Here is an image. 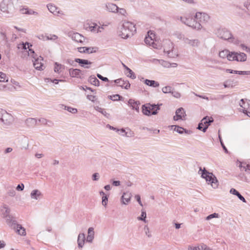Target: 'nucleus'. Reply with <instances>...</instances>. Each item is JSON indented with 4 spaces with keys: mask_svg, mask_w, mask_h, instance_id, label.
Segmentation results:
<instances>
[{
    "mask_svg": "<svg viewBox=\"0 0 250 250\" xmlns=\"http://www.w3.org/2000/svg\"><path fill=\"white\" fill-rule=\"evenodd\" d=\"M30 46H32V45H29V43L26 42L25 43H22V44H20L19 48H21L23 50L22 51V54L27 53L28 56H32L34 59V60H32L34 66L37 70H43V65L41 62L42 61V58L41 57H40V58H37V55H35L34 50L30 48Z\"/></svg>",
    "mask_w": 250,
    "mask_h": 250,
    "instance_id": "nucleus-1",
    "label": "nucleus"
},
{
    "mask_svg": "<svg viewBox=\"0 0 250 250\" xmlns=\"http://www.w3.org/2000/svg\"><path fill=\"white\" fill-rule=\"evenodd\" d=\"M136 31L135 25L130 21H125L121 28V34L122 38L127 39L132 36Z\"/></svg>",
    "mask_w": 250,
    "mask_h": 250,
    "instance_id": "nucleus-2",
    "label": "nucleus"
},
{
    "mask_svg": "<svg viewBox=\"0 0 250 250\" xmlns=\"http://www.w3.org/2000/svg\"><path fill=\"white\" fill-rule=\"evenodd\" d=\"M164 52L167 54L168 57L174 58L178 56V52L174 48L173 43L169 40H165L163 42Z\"/></svg>",
    "mask_w": 250,
    "mask_h": 250,
    "instance_id": "nucleus-3",
    "label": "nucleus"
},
{
    "mask_svg": "<svg viewBox=\"0 0 250 250\" xmlns=\"http://www.w3.org/2000/svg\"><path fill=\"white\" fill-rule=\"evenodd\" d=\"M199 171H201L200 174L202 177L205 179L208 184H210L214 188H217L218 180L212 173L209 172L205 168L202 170L201 167L200 168Z\"/></svg>",
    "mask_w": 250,
    "mask_h": 250,
    "instance_id": "nucleus-4",
    "label": "nucleus"
},
{
    "mask_svg": "<svg viewBox=\"0 0 250 250\" xmlns=\"http://www.w3.org/2000/svg\"><path fill=\"white\" fill-rule=\"evenodd\" d=\"M142 112L146 116L156 115L160 110V105L147 103L142 105Z\"/></svg>",
    "mask_w": 250,
    "mask_h": 250,
    "instance_id": "nucleus-5",
    "label": "nucleus"
},
{
    "mask_svg": "<svg viewBox=\"0 0 250 250\" xmlns=\"http://www.w3.org/2000/svg\"><path fill=\"white\" fill-rule=\"evenodd\" d=\"M178 20H180L182 23L193 29L199 30L202 28L201 23L197 22L195 18L180 17L178 18Z\"/></svg>",
    "mask_w": 250,
    "mask_h": 250,
    "instance_id": "nucleus-6",
    "label": "nucleus"
},
{
    "mask_svg": "<svg viewBox=\"0 0 250 250\" xmlns=\"http://www.w3.org/2000/svg\"><path fill=\"white\" fill-rule=\"evenodd\" d=\"M13 9V3L11 0H2L0 4V10L5 13H11Z\"/></svg>",
    "mask_w": 250,
    "mask_h": 250,
    "instance_id": "nucleus-7",
    "label": "nucleus"
},
{
    "mask_svg": "<svg viewBox=\"0 0 250 250\" xmlns=\"http://www.w3.org/2000/svg\"><path fill=\"white\" fill-rule=\"evenodd\" d=\"M215 34L218 37L225 40L231 39L232 38L231 33L229 30L225 28H220L217 29Z\"/></svg>",
    "mask_w": 250,
    "mask_h": 250,
    "instance_id": "nucleus-8",
    "label": "nucleus"
},
{
    "mask_svg": "<svg viewBox=\"0 0 250 250\" xmlns=\"http://www.w3.org/2000/svg\"><path fill=\"white\" fill-rule=\"evenodd\" d=\"M148 36H146L145 39V43L149 45V46H151L154 48L159 49L161 48V46L160 44L156 43L154 42V39L155 38V34L152 33L151 31H149L147 33Z\"/></svg>",
    "mask_w": 250,
    "mask_h": 250,
    "instance_id": "nucleus-9",
    "label": "nucleus"
},
{
    "mask_svg": "<svg viewBox=\"0 0 250 250\" xmlns=\"http://www.w3.org/2000/svg\"><path fill=\"white\" fill-rule=\"evenodd\" d=\"M195 19L197 22H200L201 25L203 23L207 22L209 20V16L205 13L197 12L195 15Z\"/></svg>",
    "mask_w": 250,
    "mask_h": 250,
    "instance_id": "nucleus-10",
    "label": "nucleus"
},
{
    "mask_svg": "<svg viewBox=\"0 0 250 250\" xmlns=\"http://www.w3.org/2000/svg\"><path fill=\"white\" fill-rule=\"evenodd\" d=\"M68 36L70 37L72 40L78 42L83 43L85 40L84 37L77 32H69L68 33Z\"/></svg>",
    "mask_w": 250,
    "mask_h": 250,
    "instance_id": "nucleus-11",
    "label": "nucleus"
},
{
    "mask_svg": "<svg viewBox=\"0 0 250 250\" xmlns=\"http://www.w3.org/2000/svg\"><path fill=\"white\" fill-rule=\"evenodd\" d=\"M3 113L1 122L4 125H11L13 121V117L6 111L2 112Z\"/></svg>",
    "mask_w": 250,
    "mask_h": 250,
    "instance_id": "nucleus-12",
    "label": "nucleus"
},
{
    "mask_svg": "<svg viewBox=\"0 0 250 250\" xmlns=\"http://www.w3.org/2000/svg\"><path fill=\"white\" fill-rule=\"evenodd\" d=\"M47 7L48 10L54 15L60 16L64 15L62 11L60 10L58 7L53 4H48Z\"/></svg>",
    "mask_w": 250,
    "mask_h": 250,
    "instance_id": "nucleus-13",
    "label": "nucleus"
},
{
    "mask_svg": "<svg viewBox=\"0 0 250 250\" xmlns=\"http://www.w3.org/2000/svg\"><path fill=\"white\" fill-rule=\"evenodd\" d=\"M175 114V116L173 117V119L175 121L184 120L185 119V116H186V112L182 107L177 109L176 111Z\"/></svg>",
    "mask_w": 250,
    "mask_h": 250,
    "instance_id": "nucleus-14",
    "label": "nucleus"
},
{
    "mask_svg": "<svg viewBox=\"0 0 250 250\" xmlns=\"http://www.w3.org/2000/svg\"><path fill=\"white\" fill-rule=\"evenodd\" d=\"M10 208L7 205L4 204L0 207V214L4 219L11 215L10 214Z\"/></svg>",
    "mask_w": 250,
    "mask_h": 250,
    "instance_id": "nucleus-15",
    "label": "nucleus"
},
{
    "mask_svg": "<svg viewBox=\"0 0 250 250\" xmlns=\"http://www.w3.org/2000/svg\"><path fill=\"white\" fill-rule=\"evenodd\" d=\"M5 220L8 226L13 229H16V227L19 225L12 215L8 216Z\"/></svg>",
    "mask_w": 250,
    "mask_h": 250,
    "instance_id": "nucleus-16",
    "label": "nucleus"
},
{
    "mask_svg": "<svg viewBox=\"0 0 250 250\" xmlns=\"http://www.w3.org/2000/svg\"><path fill=\"white\" fill-rule=\"evenodd\" d=\"M183 41L186 44L193 47H198L200 43L198 39H189L188 38H184Z\"/></svg>",
    "mask_w": 250,
    "mask_h": 250,
    "instance_id": "nucleus-17",
    "label": "nucleus"
},
{
    "mask_svg": "<svg viewBox=\"0 0 250 250\" xmlns=\"http://www.w3.org/2000/svg\"><path fill=\"white\" fill-rule=\"evenodd\" d=\"M213 122V119L212 117H208V116L205 117L201 121L203 124L204 128H203V131L205 132L207 131L208 126L211 123Z\"/></svg>",
    "mask_w": 250,
    "mask_h": 250,
    "instance_id": "nucleus-18",
    "label": "nucleus"
},
{
    "mask_svg": "<svg viewBox=\"0 0 250 250\" xmlns=\"http://www.w3.org/2000/svg\"><path fill=\"white\" fill-rule=\"evenodd\" d=\"M75 62L79 63V64L85 68H89L90 66L88 65L91 64L92 62L84 59H81L76 58L75 59Z\"/></svg>",
    "mask_w": 250,
    "mask_h": 250,
    "instance_id": "nucleus-19",
    "label": "nucleus"
},
{
    "mask_svg": "<svg viewBox=\"0 0 250 250\" xmlns=\"http://www.w3.org/2000/svg\"><path fill=\"white\" fill-rule=\"evenodd\" d=\"M114 82L117 83L119 86L126 89H128L130 86V84L128 81H125L121 79L116 80Z\"/></svg>",
    "mask_w": 250,
    "mask_h": 250,
    "instance_id": "nucleus-20",
    "label": "nucleus"
},
{
    "mask_svg": "<svg viewBox=\"0 0 250 250\" xmlns=\"http://www.w3.org/2000/svg\"><path fill=\"white\" fill-rule=\"evenodd\" d=\"M106 9L112 13H116L119 10V7L115 4L112 3H108L105 5Z\"/></svg>",
    "mask_w": 250,
    "mask_h": 250,
    "instance_id": "nucleus-21",
    "label": "nucleus"
},
{
    "mask_svg": "<svg viewBox=\"0 0 250 250\" xmlns=\"http://www.w3.org/2000/svg\"><path fill=\"white\" fill-rule=\"evenodd\" d=\"M69 75L72 77L81 78L82 71L79 69L70 68L69 69Z\"/></svg>",
    "mask_w": 250,
    "mask_h": 250,
    "instance_id": "nucleus-22",
    "label": "nucleus"
},
{
    "mask_svg": "<svg viewBox=\"0 0 250 250\" xmlns=\"http://www.w3.org/2000/svg\"><path fill=\"white\" fill-rule=\"evenodd\" d=\"M129 105L131 107L132 109L133 110H135L137 112H139V105L140 104L139 102L135 101L133 99H129L128 102Z\"/></svg>",
    "mask_w": 250,
    "mask_h": 250,
    "instance_id": "nucleus-23",
    "label": "nucleus"
},
{
    "mask_svg": "<svg viewBox=\"0 0 250 250\" xmlns=\"http://www.w3.org/2000/svg\"><path fill=\"white\" fill-rule=\"evenodd\" d=\"M131 193L129 192H124L122 196L123 204L126 205L130 201Z\"/></svg>",
    "mask_w": 250,
    "mask_h": 250,
    "instance_id": "nucleus-24",
    "label": "nucleus"
},
{
    "mask_svg": "<svg viewBox=\"0 0 250 250\" xmlns=\"http://www.w3.org/2000/svg\"><path fill=\"white\" fill-rule=\"evenodd\" d=\"M30 196L32 199L39 200L41 196H42V192L38 189L33 190L31 193Z\"/></svg>",
    "mask_w": 250,
    "mask_h": 250,
    "instance_id": "nucleus-25",
    "label": "nucleus"
},
{
    "mask_svg": "<svg viewBox=\"0 0 250 250\" xmlns=\"http://www.w3.org/2000/svg\"><path fill=\"white\" fill-rule=\"evenodd\" d=\"M85 235L84 233H80L78 235V247L80 248H82L85 242Z\"/></svg>",
    "mask_w": 250,
    "mask_h": 250,
    "instance_id": "nucleus-26",
    "label": "nucleus"
},
{
    "mask_svg": "<svg viewBox=\"0 0 250 250\" xmlns=\"http://www.w3.org/2000/svg\"><path fill=\"white\" fill-rule=\"evenodd\" d=\"M25 123L28 127H33L37 124V120L35 118H30L25 120Z\"/></svg>",
    "mask_w": 250,
    "mask_h": 250,
    "instance_id": "nucleus-27",
    "label": "nucleus"
},
{
    "mask_svg": "<svg viewBox=\"0 0 250 250\" xmlns=\"http://www.w3.org/2000/svg\"><path fill=\"white\" fill-rule=\"evenodd\" d=\"M235 58L238 62H245L247 60V55L244 53L236 52Z\"/></svg>",
    "mask_w": 250,
    "mask_h": 250,
    "instance_id": "nucleus-28",
    "label": "nucleus"
},
{
    "mask_svg": "<svg viewBox=\"0 0 250 250\" xmlns=\"http://www.w3.org/2000/svg\"><path fill=\"white\" fill-rule=\"evenodd\" d=\"M144 83L147 85L153 87H157L159 86V83L154 80H149L148 79H146L144 80Z\"/></svg>",
    "mask_w": 250,
    "mask_h": 250,
    "instance_id": "nucleus-29",
    "label": "nucleus"
},
{
    "mask_svg": "<svg viewBox=\"0 0 250 250\" xmlns=\"http://www.w3.org/2000/svg\"><path fill=\"white\" fill-rule=\"evenodd\" d=\"M94 229L92 227H90L88 229V235L86 238L87 241L89 242H91L94 238Z\"/></svg>",
    "mask_w": 250,
    "mask_h": 250,
    "instance_id": "nucleus-30",
    "label": "nucleus"
},
{
    "mask_svg": "<svg viewBox=\"0 0 250 250\" xmlns=\"http://www.w3.org/2000/svg\"><path fill=\"white\" fill-rule=\"evenodd\" d=\"M14 230L19 235L22 236H25L26 235V231L25 229L23 227H22V226L20 224L18 225V226L16 227V229Z\"/></svg>",
    "mask_w": 250,
    "mask_h": 250,
    "instance_id": "nucleus-31",
    "label": "nucleus"
},
{
    "mask_svg": "<svg viewBox=\"0 0 250 250\" xmlns=\"http://www.w3.org/2000/svg\"><path fill=\"white\" fill-rule=\"evenodd\" d=\"M170 127L171 129L177 132L179 134H183L184 131L186 133L187 132V130L185 129L178 125H172L170 126Z\"/></svg>",
    "mask_w": 250,
    "mask_h": 250,
    "instance_id": "nucleus-32",
    "label": "nucleus"
},
{
    "mask_svg": "<svg viewBox=\"0 0 250 250\" xmlns=\"http://www.w3.org/2000/svg\"><path fill=\"white\" fill-rule=\"evenodd\" d=\"M88 81L94 85L99 86L100 84V81L94 76H90Z\"/></svg>",
    "mask_w": 250,
    "mask_h": 250,
    "instance_id": "nucleus-33",
    "label": "nucleus"
},
{
    "mask_svg": "<svg viewBox=\"0 0 250 250\" xmlns=\"http://www.w3.org/2000/svg\"><path fill=\"white\" fill-rule=\"evenodd\" d=\"M64 69V66L58 62L55 63L54 71L60 73L62 69Z\"/></svg>",
    "mask_w": 250,
    "mask_h": 250,
    "instance_id": "nucleus-34",
    "label": "nucleus"
},
{
    "mask_svg": "<svg viewBox=\"0 0 250 250\" xmlns=\"http://www.w3.org/2000/svg\"><path fill=\"white\" fill-rule=\"evenodd\" d=\"M190 250H211L206 245L201 244L197 247L191 248Z\"/></svg>",
    "mask_w": 250,
    "mask_h": 250,
    "instance_id": "nucleus-35",
    "label": "nucleus"
},
{
    "mask_svg": "<svg viewBox=\"0 0 250 250\" xmlns=\"http://www.w3.org/2000/svg\"><path fill=\"white\" fill-rule=\"evenodd\" d=\"M124 66L125 68V69L126 70L127 72L129 73L127 75V76L128 77L131 78L132 79H134L136 78V75L134 74V73L129 68H128L127 66L124 64Z\"/></svg>",
    "mask_w": 250,
    "mask_h": 250,
    "instance_id": "nucleus-36",
    "label": "nucleus"
},
{
    "mask_svg": "<svg viewBox=\"0 0 250 250\" xmlns=\"http://www.w3.org/2000/svg\"><path fill=\"white\" fill-rule=\"evenodd\" d=\"M94 108L96 110H97V111H99V112L101 113L102 114H103L106 118H108V117L109 116V114L107 113L104 109L98 106H95Z\"/></svg>",
    "mask_w": 250,
    "mask_h": 250,
    "instance_id": "nucleus-37",
    "label": "nucleus"
},
{
    "mask_svg": "<svg viewBox=\"0 0 250 250\" xmlns=\"http://www.w3.org/2000/svg\"><path fill=\"white\" fill-rule=\"evenodd\" d=\"M229 51L228 50H224L220 51L219 53V56L220 58L224 59L227 58Z\"/></svg>",
    "mask_w": 250,
    "mask_h": 250,
    "instance_id": "nucleus-38",
    "label": "nucleus"
},
{
    "mask_svg": "<svg viewBox=\"0 0 250 250\" xmlns=\"http://www.w3.org/2000/svg\"><path fill=\"white\" fill-rule=\"evenodd\" d=\"M236 52H229L227 59L230 61H236L235 60Z\"/></svg>",
    "mask_w": 250,
    "mask_h": 250,
    "instance_id": "nucleus-39",
    "label": "nucleus"
},
{
    "mask_svg": "<svg viewBox=\"0 0 250 250\" xmlns=\"http://www.w3.org/2000/svg\"><path fill=\"white\" fill-rule=\"evenodd\" d=\"M162 90L164 93H171L173 90V88L170 86H167L164 87Z\"/></svg>",
    "mask_w": 250,
    "mask_h": 250,
    "instance_id": "nucleus-40",
    "label": "nucleus"
},
{
    "mask_svg": "<svg viewBox=\"0 0 250 250\" xmlns=\"http://www.w3.org/2000/svg\"><path fill=\"white\" fill-rule=\"evenodd\" d=\"M146 212L144 210H142L141 216L138 217V219L139 220H142L145 222H146Z\"/></svg>",
    "mask_w": 250,
    "mask_h": 250,
    "instance_id": "nucleus-41",
    "label": "nucleus"
},
{
    "mask_svg": "<svg viewBox=\"0 0 250 250\" xmlns=\"http://www.w3.org/2000/svg\"><path fill=\"white\" fill-rule=\"evenodd\" d=\"M64 109H65V110H67L68 112H71L73 114H76L78 112V110L76 108H73V107H71L70 106H65Z\"/></svg>",
    "mask_w": 250,
    "mask_h": 250,
    "instance_id": "nucleus-42",
    "label": "nucleus"
},
{
    "mask_svg": "<svg viewBox=\"0 0 250 250\" xmlns=\"http://www.w3.org/2000/svg\"><path fill=\"white\" fill-rule=\"evenodd\" d=\"M45 37L46 38V40H47V41H48V40L55 41L58 39V36H56V35H54V34L45 35Z\"/></svg>",
    "mask_w": 250,
    "mask_h": 250,
    "instance_id": "nucleus-43",
    "label": "nucleus"
},
{
    "mask_svg": "<svg viewBox=\"0 0 250 250\" xmlns=\"http://www.w3.org/2000/svg\"><path fill=\"white\" fill-rule=\"evenodd\" d=\"M234 73L240 75H250V71H234Z\"/></svg>",
    "mask_w": 250,
    "mask_h": 250,
    "instance_id": "nucleus-44",
    "label": "nucleus"
},
{
    "mask_svg": "<svg viewBox=\"0 0 250 250\" xmlns=\"http://www.w3.org/2000/svg\"><path fill=\"white\" fill-rule=\"evenodd\" d=\"M218 217H219V214L218 213H212L211 214H210V215H208L206 217V219L207 220H210L212 218H218Z\"/></svg>",
    "mask_w": 250,
    "mask_h": 250,
    "instance_id": "nucleus-45",
    "label": "nucleus"
},
{
    "mask_svg": "<svg viewBox=\"0 0 250 250\" xmlns=\"http://www.w3.org/2000/svg\"><path fill=\"white\" fill-rule=\"evenodd\" d=\"M6 78L7 77L6 74L0 72V82H4L5 80L7 82L8 79Z\"/></svg>",
    "mask_w": 250,
    "mask_h": 250,
    "instance_id": "nucleus-46",
    "label": "nucleus"
},
{
    "mask_svg": "<svg viewBox=\"0 0 250 250\" xmlns=\"http://www.w3.org/2000/svg\"><path fill=\"white\" fill-rule=\"evenodd\" d=\"M144 231L148 237H150L151 236V232L149 231V228L147 226H145L144 228Z\"/></svg>",
    "mask_w": 250,
    "mask_h": 250,
    "instance_id": "nucleus-47",
    "label": "nucleus"
},
{
    "mask_svg": "<svg viewBox=\"0 0 250 250\" xmlns=\"http://www.w3.org/2000/svg\"><path fill=\"white\" fill-rule=\"evenodd\" d=\"M98 26V25L95 23H92L90 26H89V29L92 32H95L96 30L97 29V27Z\"/></svg>",
    "mask_w": 250,
    "mask_h": 250,
    "instance_id": "nucleus-48",
    "label": "nucleus"
},
{
    "mask_svg": "<svg viewBox=\"0 0 250 250\" xmlns=\"http://www.w3.org/2000/svg\"><path fill=\"white\" fill-rule=\"evenodd\" d=\"M85 53H92L93 52H95L96 50H95V48L93 47H86L85 48Z\"/></svg>",
    "mask_w": 250,
    "mask_h": 250,
    "instance_id": "nucleus-49",
    "label": "nucleus"
},
{
    "mask_svg": "<svg viewBox=\"0 0 250 250\" xmlns=\"http://www.w3.org/2000/svg\"><path fill=\"white\" fill-rule=\"evenodd\" d=\"M120 96L118 94L110 96L109 98L112 101H118L120 100Z\"/></svg>",
    "mask_w": 250,
    "mask_h": 250,
    "instance_id": "nucleus-50",
    "label": "nucleus"
},
{
    "mask_svg": "<svg viewBox=\"0 0 250 250\" xmlns=\"http://www.w3.org/2000/svg\"><path fill=\"white\" fill-rule=\"evenodd\" d=\"M108 201V198L106 195L105 196H103L102 197V204L104 207H105L107 205Z\"/></svg>",
    "mask_w": 250,
    "mask_h": 250,
    "instance_id": "nucleus-51",
    "label": "nucleus"
},
{
    "mask_svg": "<svg viewBox=\"0 0 250 250\" xmlns=\"http://www.w3.org/2000/svg\"><path fill=\"white\" fill-rule=\"evenodd\" d=\"M0 35L3 41H4L6 42L8 41V39L5 32L3 31H0Z\"/></svg>",
    "mask_w": 250,
    "mask_h": 250,
    "instance_id": "nucleus-52",
    "label": "nucleus"
},
{
    "mask_svg": "<svg viewBox=\"0 0 250 250\" xmlns=\"http://www.w3.org/2000/svg\"><path fill=\"white\" fill-rule=\"evenodd\" d=\"M118 12H119V13L120 15H123V16H125V15L126 14V11L125 9L124 8H119V10H118Z\"/></svg>",
    "mask_w": 250,
    "mask_h": 250,
    "instance_id": "nucleus-53",
    "label": "nucleus"
},
{
    "mask_svg": "<svg viewBox=\"0 0 250 250\" xmlns=\"http://www.w3.org/2000/svg\"><path fill=\"white\" fill-rule=\"evenodd\" d=\"M225 96H226L225 95H220L217 98L215 97H211L210 98V100H216L223 99Z\"/></svg>",
    "mask_w": 250,
    "mask_h": 250,
    "instance_id": "nucleus-54",
    "label": "nucleus"
},
{
    "mask_svg": "<svg viewBox=\"0 0 250 250\" xmlns=\"http://www.w3.org/2000/svg\"><path fill=\"white\" fill-rule=\"evenodd\" d=\"M100 178V175L98 173H95L92 175V180L93 181H97Z\"/></svg>",
    "mask_w": 250,
    "mask_h": 250,
    "instance_id": "nucleus-55",
    "label": "nucleus"
},
{
    "mask_svg": "<svg viewBox=\"0 0 250 250\" xmlns=\"http://www.w3.org/2000/svg\"><path fill=\"white\" fill-rule=\"evenodd\" d=\"M97 76L99 79L102 80L103 81H104V82H108V79H107V78L104 77L99 74H97Z\"/></svg>",
    "mask_w": 250,
    "mask_h": 250,
    "instance_id": "nucleus-56",
    "label": "nucleus"
},
{
    "mask_svg": "<svg viewBox=\"0 0 250 250\" xmlns=\"http://www.w3.org/2000/svg\"><path fill=\"white\" fill-rule=\"evenodd\" d=\"M117 131L119 132V134L122 135L123 136H127L126 135V133L125 132V130L124 128H122L121 129H117Z\"/></svg>",
    "mask_w": 250,
    "mask_h": 250,
    "instance_id": "nucleus-57",
    "label": "nucleus"
},
{
    "mask_svg": "<svg viewBox=\"0 0 250 250\" xmlns=\"http://www.w3.org/2000/svg\"><path fill=\"white\" fill-rule=\"evenodd\" d=\"M38 121L43 125H47V123L49 122L48 120L44 118H40L39 119Z\"/></svg>",
    "mask_w": 250,
    "mask_h": 250,
    "instance_id": "nucleus-58",
    "label": "nucleus"
},
{
    "mask_svg": "<svg viewBox=\"0 0 250 250\" xmlns=\"http://www.w3.org/2000/svg\"><path fill=\"white\" fill-rule=\"evenodd\" d=\"M24 186L23 184H19L17 186L16 189L18 191H22L23 190Z\"/></svg>",
    "mask_w": 250,
    "mask_h": 250,
    "instance_id": "nucleus-59",
    "label": "nucleus"
},
{
    "mask_svg": "<svg viewBox=\"0 0 250 250\" xmlns=\"http://www.w3.org/2000/svg\"><path fill=\"white\" fill-rule=\"evenodd\" d=\"M230 193L235 195L236 196L237 195V194L239 193L237 190H236L235 189L232 188L230 190Z\"/></svg>",
    "mask_w": 250,
    "mask_h": 250,
    "instance_id": "nucleus-60",
    "label": "nucleus"
},
{
    "mask_svg": "<svg viewBox=\"0 0 250 250\" xmlns=\"http://www.w3.org/2000/svg\"><path fill=\"white\" fill-rule=\"evenodd\" d=\"M135 197L136 200L137 201V202H138V203L140 204V205L141 206H143V204L141 201L140 196L139 195H135Z\"/></svg>",
    "mask_w": 250,
    "mask_h": 250,
    "instance_id": "nucleus-61",
    "label": "nucleus"
},
{
    "mask_svg": "<svg viewBox=\"0 0 250 250\" xmlns=\"http://www.w3.org/2000/svg\"><path fill=\"white\" fill-rule=\"evenodd\" d=\"M237 196L238 197V198L241 200L242 201V202H243L244 203H246V201L245 200V199L244 198V197L241 195V194L240 193H239Z\"/></svg>",
    "mask_w": 250,
    "mask_h": 250,
    "instance_id": "nucleus-62",
    "label": "nucleus"
},
{
    "mask_svg": "<svg viewBox=\"0 0 250 250\" xmlns=\"http://www.w3.org/2000/svg\"><path fill=\"white\" fill-rule=\"evenodd\" d=\"M171 93L174 97H176L177 98H179L180 97V94L178 92L172 91Z\"/></svg>",
    "mask_w": 250,
    "mask_h": 250,
    "instance_id": "nucleus-63",
    "label": "nucleus"
},
{
    "mask_svg": "<svg viewBox=\"0 0 250 250\" xmlns=\"http://www.w3.org/2000/svg\"><path fill=\"white\" fill-rule=\"evenodd\" d=\"M241 46L244 50H245L247 52L250 53V49L248 48L247 46L243 44H241Z\"/></svg>",
    "mask_w": 250,
    "mask_h": 250,
    "instance_id": "nucleus-64",
    "label": "nucleus"
}]
</instances>
